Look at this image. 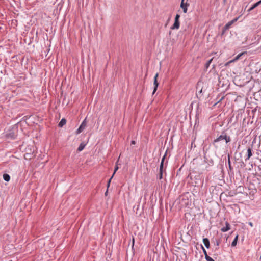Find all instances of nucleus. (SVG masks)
I'll list each match as a JSON object with an SVG mask.
<instances>
[{
    "mask_svg": "<svg viewBox=\"0 0 261 261\" xmlns=\"http://www.w3.org/2000/svg\"><path fill=\"white\" fill-rule=\"evenodd\" d=\"M230 63H229V62H227V63H225V66H228Z\"/></svg>",
    "mask_w": 261,
    "mask_h": 261,
    "instance_id": "b1692460",
    "label": "nucleus"
},
{
    "mask_svg": "<svg viewBox=\"0 0 261 261\" xmlns=\"http://www.w3.org/2000/svg\"><path fill=\"white\" fill-rule=\"evenodd\" d=\"M213 59V58H212L211 59H210V60H208L207 61V62L205 64L206 68H208V67L210 66V65L211 64V62H212Z\"/></svg>",
    "mask_w": 261,
    "mask_h": 261,
    "instance_id": "dca6fc26",
    "label": "nucleus"
},
{
    "mask_svg": "<svg viewBox=\"0 0 261 261\" xmlns=\"http://www.w3.org/2000/svg\"><path fill=\"white\" fill-rule=\"evenodd\" d=\"M260 4H261V0L258 1V2L256 3L255 4H253V6L248 9V12L251 11V10H252L253 9L255 8L256 7H257L258 5H259Z\"/></svg>",
    "mask_w": 261,
    "mask_h": 261,
    "instance_id": "6e6552de",
    "label": "nucleus"
},
{
    "mask_svg": "<svg viewBox=\"0 0 261 261\" xmlns=\"http://www.w3.org/2000/svg\"><path fill=\"white\" fill-rule=\"evenodd\" d=\"M118 169H119V167H118V165L116 164V166L115 167L114 173L112 176V177L114 176V174H115L116 172L118 170Z\"/></svg>",
    "mask_w": 261,
    "mask_h": 261,
    "instance_id": "a211bd4d",
    "label": "nucleus"
},
{
    "mask_svg": "<svg viewBox=\"0 0 261 261\" xmlns=\"http://www.w3.org/2000/svg\"><path fill=\"white\" fill-rule=\"evenodd\" d=\"M86 126V120H84L83 121V122L82 123V124H81L79 128L76 130V134H78L81 133L85 129Z\"/></svg>",
    "mask_w": 261,
    "mask_h": 261,
    "instance_id": "39448f33",
    "label": "nucleus"
},
{
    "mask_svg": "<svg viewBox=\"0 0 261 261\" xmlns=\"http://www.w3.org/2000/svg\"><path fill=\"white\" fill-rule=\"evenodd\" d=\"M252 152H251V149L249 148L248 149H247V160H248L249 159V158L252 156Z\"/></svg>",
    "mask_w": 261,
    "mask_h": 261,
    "instance_id": "f8f14e48",
    "label": "nucleus"
},
{
    "mask_svg": "<svg viewBox=\"0 0 261 261\" xmlns=\"http://www.w3.org/2000/svg\"><path fill=\"white\" fill-rule=\"evenodd\" d=\"M235 61H235V60H234V59H233V60H230V61H228V62H229V63H231L234 62Z\"/></svg>",
    "mask_w": 261,
    "mask_h": 261,
    "instance_id": "5701e85b",
    "label": "nucleus"
},
{
    "mask_svg": "<svg viewBox=\"0 0 261 261\" xmlns=\"http://www.w3.org/2000/svg\"><path fill=\"white\" fill-rule=\"evenodd\" d=\"M245 54V53L243 52V53H241L239 54V55H237V56L234 58V60L236 61H237L238 60H239V59L240 58V57H241L243 54Z\"/></svg>",
    "mask_w": 261,
    "mask_h": 261,
    "instance_id": "2eb2a0df",
    "label": "nucleus"
},
{
    "mask_svg": "<svg viewBox=\"0 0 261 261\" xmlns=\"http://www.w3.org/2000/svg\"><path fill=\"white\" fill-rule=\"evenodd\" d=\"M84 146H82V145H81L79 148H78V150L79 151H81L83 149H84Z\"/></svg>",
    "mask_w": 261,
    "mask_h": 261,
    "instance_id": "412c9836",
    "label": "nucleus"
},
{
    "mask_svg": "<svg viewBox=\"0 0 261 261\" xmlns=\"http://www.w3.org/2000/svg\"><path fill=\"white\" fill-rule=\"evenodd\" d=\"M3 178L6 181H9L10 179V176L8 174H4L3 175Z\"/></svg>",
    "mask_w": 261,
    "mask_h": 261,
    "instance_id": "ddd939ff",
    "label": "nucleus"
},
{
    "mask_svg": "<svg viewBox=\"0 0 261 261\" xmlns=\"http://www.w3.org/2000/svg\"><path fill=\"white\" fill-rule=\"evenodd\" d=\"M159 76V73H156L154 77V81H153V85H154V89L152 94H154V93L156 91L158 87L159 86V83L158 82V77Z\"/></svg>",
    "mask_w": 261,
    "mask_h": 261,
    "instance_id": "20e7f679",
    "label": "nucleus"
},
{
    "mask_svg": "<svg viewBox=\"0 0 261 261\" xmlns=\"http://www.w3.org/2000/svg\"><path fill=\"white\" fill-rule=\"evenodd\" d=\"M135 143H136V142H135V141L132 140V141H131V144H135Z\"/></svg>",
    "mask_w": 261,
    "mask_h": 261,
    "instance_id": "393cba45",
    "label": "nucleus"
},
{
    "mask_svg": "<svg viewBox=\"0 0 261 261\" xmlns=\"http://www.w3.org/2000/svg\"><path fill=\"white\" fill-rule=\"evenodd\" d=\"M66 123V120L64 118H63L61 120V121H60L59 124H58V126L60 127H63Z\"/></svg>",
    "mask_w": 261,
    "mask_h": 261,
    "instance_id": "9d476101",
    "label": "nucleus"
},
{
    "mask_svg": "<svg viewBox=\"0 0 261 261\" xmlns=\"http://www.w3.org/2000/svg\"><path fill=\"white\" fill-rule=\"evenodd\" d=\"M238 235L237 234L234 239L233 240V241H232V243H231V246L232 247H234L236 246L237 244V242H238Z\"/></svg>",
    "mask_w": 261,
    "mask_h": 261,
    "instance_id": "9b49d317",
    "label": "nucleus"
},
{
    "mask_svg": "<svg viewBox=\"0 0 261 261\" xmlns=\"http://www.w3.org/2000/svg\"><path fill=\"white\" fill-rule=\"evenodd\" d=\"M203 243L207 248H209L210 247V241L207 238H204L203 239Z\"/></svg>",
    "mask_w": 261,
    "mask_h": 261,
    "instance_id": "1a4fd4ad",
    "label": "nucleus"
},
{
    "mask_svg": "<svg viewBox=\"0 0 261 261\" xmlns=\"http://www.w3.org/2000/svg\"><path fill=\"white\" fill-rule=\"evenodd\" d=\"M225 140L226 143L230 141V138L229 137H227L226 135H220L219 137L214 140V143L220 141L221 140Z\"/></svg>",
    "mask_w": 261,
    "mask_h": 261,
    "instance_id": "f03ea898",
    "label": "nucleus"
},
{
    "mask_svg": "<svg viewBox=\"0 0 261 261\" xmlns=\"http://www.w3.org/2000/svg\"><path fill=\"white\" fill-rule=\"evenodd\" d=\"M202 89H201L199 91V93H202Z\"/></svg>",
    "mask_w": 261,
    "mask_h": 261,
    "instance_id": "a878e982",
    "label": "nucleus"
},
{
    "mask_svg": "<svg viewBox=\"0 0 261 261\" xmlns=\"http://www.w3.org/2000/svg\"><path fill=\"white\" fill-rule=\"evenodd\" d=\"M249 224H250V225L251 226H253V224H252V223H249Z\"/></svg>",
    "mask_w": 261,
    "mask_h": 261,
    "instance_id": "bb28decb",
    "label": "nucleus"
},
{
    "mask_svg": "<svg viewBox=\"0 0 261 261\" xmlns=\"http://www.w3.org/2000/svg\"><path fill=\"white\" fill-rule=\"evenodd\" d=\"M180 16L179 14H177L175 17V20L173 24L171 27L172 30H177L180 27L179 18Z\"/></svg>",
    "mask_w": 261,
    "mask_h": 261,
    "instance_id": "f257e3e1",
    "label": "nucleus"
},
{
    "mask_svg": "<svg viewBox=\"0 0 261 261\" xmlns=\"http://www.w3.org/2000/svg\"><path fill=\"white\" fill-rule=\"evenodd\" d=\"M239 17L238 18H236L234 19H233L232 20L229 21V22H228L225 25V27H224V30H227L228 29H229L230 27V26L233 23H234L235 22H236L238 19Z\"/></svg>",
    "mask_w": 261,
    "mask_h": 261,
    "instance_id": "423d86ee",
    "label": "nucleus"
},
{
    "mask_svg": "<svg viewBox=\"0 0 261 261\" xmlns=\"http://www.w3.org/2000/svg\"><path fill=\"white\" fill-rule=\"evenodd\" d=\"M163 178V171H160L159 179H161Z\"/></svg>",
    "mask_w": 261,
    "mask_h": 261,
    "instance_id": "aec40b11",
    "label": "nucleus"
},
{
    "mask_svg": "<svg viewBox=\"0 0 261 261\" xmlns=\"http://www.w3.org/2000/svg\"><path fill=\"white\" fill-rule=\"evenodd\" d=\"M225 225L226 226L222 228L221 229L222 232H226L230 229V225L228 222H226Z\"/></svg>",
    "mask_w": 261,
    "mask_h": 261,
    "instance_id": "0eeeda50",
    "label": "nucleus"
},
{
    "mask_svg": "<svg viewBox=\"0 0 261 261\" xmlns=\"http://www.w3.org/2000/svg\"><path fill=\"white\" fill-rule=\"evenodd\" d=\"M113 177L112 176L110 179L109 180L108 182V184H107V187H108V188H109V187L110 186V182H111V179H112Z\"/></svg>",
    "mask_w": 261,
    "mask_h": 261,
    "instance_id": "4be33fe9",
    "label": "nucleus"
},
{
    "mask_svg": "<svg viewBox=\"0 0 261 261\" xmlns=\"http://www.w3.org/2000/svg\"><path fill=\"white\" fill-rule=\"evenodd\" d=\"M205 259L207 261H215L212 257L209 256H207Z\"/></svg>",
    "mask_w": 261,
    "mask_h": 261,
    "instance_id": "6ab92c4d",
    "label": "nucleus"
},
{
    "mask_svg": "<svg viewBox=\"0 0 261 261\" xmlns=\"http://www.w3.org/2000/svg\"><path fill=\"white\" fill-rule=\"evenodd\" d=\"M165 156L164 155L163 158L162 159V161L160 166V171H163V163L164 160L165 159Z\"/></svg>",
    "mask_w": 261,
    "mask_h": 261,
    "instance_id": "4468645a",
    "label": "nucleus"
},
{
    "mask_svg": "<svg viewBox=\"0 0 261 261\" xmlns=\"http://www.w3.org/2000/svg\"><path fill=\"white\" fill-rule=\"evenodd\" d=\"M201 247L202 248V250H203V252L204 254V255H205V258H206V256H208L207 254V252L205 250V249L204 248V247H203L202 245H201Z\"/></svg>",
    "mask_w": 261,
    "mask_h": 261,
    "instance_id": "f3484780",
    "label": "nucleus"
},
{
    "mask_svg": "<svg viewBox=\"0 0 261 261\" xmlns=\"http://www.w3.org/2000/svg\"><path fill=\"white\" fill-rule=\"evenodd\" d=\"M189 6V4L188 3V0H181L180 7L182 9L184 13H187L188 7Z\"/></svg>",
    "mask_w": 261,
    "mask_h": 261,
    "instance_id": "7ed1b4c3",
    "label": "nucleus"
}]
</instances>
